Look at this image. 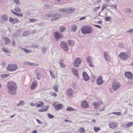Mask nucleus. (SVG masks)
Returning <instances> with one entry per match:
<instances>
[{"mask_svg":"<svg viewBox=\"0 0 133 133\" xmlns=\"http://www.w3.org/2000/svg\"><path fill=\"white\" fill-rule=\"evenodd\" d=\"M104 81L103 80L101 76H100L97 79V84L98 85H101L103 83Z\"/></svg>","mask_w":133,"mask_h":133,"instance_id":"f8f14e48","label":"nucleus"},{"mask_svg":"<svg viewBox=\"0 0 133 133\" xmlns=\"http://www.w3.org/2000/svg\"><path fill=\"white\" fill-rule=\"evenodd\" d=\"M108 6L106 4H103L101 10L103 11L104 10L105 8L107 7Z\"/></svg>","mask_w":133,"mask_h":133,"instance_id":"f704fd0d","label":"nucleus"},{"mask_svg":"<svg viewBox=\"0 0 133 133\" xmlns=\"http://www.w3.org/2000/svg\"><path fill=\"white\" fill-rule=\"evenodd\" d=\"M9 76V75L8 74H3L1 75V77L2 78H4L5 77H7Z\"/></svg>","mask_w":133,"mask_h":133,"instance_id":"de8ad7c7","label":"nucleus"},{"mask_svg":"<svg viewBox=\"0 0 133 133\" xmlns=\"http://www.w3.org/2000/svg\"><path fill=\"white\" fill-rule=\"evenodd\" d=\"M121 86V85L119 83L114 82L112 84V87L114 90H116L119 88Z\"/></svg>","mask_w":133,"mask_h":133,"instance_id":"6e6552de","label":"nucleus"},{"mask_svg":"<svg viewBox=\"0 0 133 133\" xmlns=\"http://www.w3.org/2000/svg\"><path fill=\"white\" fill-rule=\"evenodd\" d=\"M53 106L55 108V110H58L61 109L62 107V104H57L55 103H54L53 105Z\"/></svg>","mask_w":133,"mask_h":133,"instance_id":"1a4fd4ad","label":"nucleus"},{"mask_svg":"<svg viewBox=\"0 0 133 133\" xmlns=\"http://www.w3.org/2000/svg\"><path fill=\"white\" fill-rule=\"evenodd\" d=\"M61 46L64 49L65 51H66L68 50V46L67 44L62 42L61 44Z\"/></svg>","mask_w":133,"mask_h":133,"instance_id":"4468645a","label":"nucleus"},{"mask_svg":"<svg viewBox=\"0 0 133 133\" xmlns=\"http://www.w3.org/2000/svg\"><path fill=\"white\" fill-rule=\"evenodd\" d=\"M36 121L39 124H41L42 123L41 121L38 119H36Z\"/></svg>","mask_w":133,"mask_h":133,"instance_id":"6e6d98bb","label":"nucleus"},{"mask_svg":"<svg viewBox=\"0 0 133 133\" xmlns=\"http://www.w3.org/2000/svg\"><path fill=\"white\" fill-rule=\"evenodd\" d=\"M104 57L108 61H110L111 59L110 57V56H108L105 52H104Z\"/></svg>","mask_w":133,"mask_h":133,"instance_id":"b1692460","label":"nucleus"},{"mask_svg":"<svg viewBox=\"0 0 133 133\" xmlns=\"http://www.w3.org/2000/svg\"><path fill=\"white\" fill-rule=\"evenodd\" d=\"M54 37L56 38H59L62 37L61 35L58 32H56L55 33Z\"/></svg>","mask_w":133,"mask_h":133,"instance_id":"6ab92c4d","label":"nucleus"},{"mask_svg":"<svg viewBox=\"0 0 133 133\" xmlns=\"http://www.w3.org/2000/svg\"><path fill=\"white\" fill-rule=\"evenodd\" d=\"M14 1L16 4H19V0H13Z\"/></svg>","mask_w":133,"mask_h":133,"instance_id":"a18cd8bd","label":"nucleus"},{"mask_svg":"<svg viewBox=\"0 0 133 133\" xmlns=\"http://www.w3.org/2000/svg\"><path fill=\"white\" fill-rule=\"evenodd\" d=\"M18 66L15 64H10L8 65L7 70L10 71H14L18 69Z\"/></svg>","mask_w":133,"mask_h":133,"instance_id":"7ed1b4c3","label":"nucleus"},{"mask_svg":"<svg viewBox=\"0 0 133 133\" xmlns=\"http://www.w3.org/2000/svg\"><path fill=\"white\" fill-rule=\"evenodd\" d=\"M125 76L129 79H132L133 76L132 73L131 72H126L125 73Z\"/></svg>","mask_w":133,"mask_h":133,"instance_id":"ddd939ff","label":"nucleus"},{"mask_svg":"<svg viewBox=\"0 0 133 133\" xmlns=\"http://www.w3.org/2000/svg\"><path fill=\"white\" fill-rule=\"evenodd\" d=\"M59 30L61 32H62L65 30V27L61 26L60 27Z\"/></svg>","mask_w":133,"mask_h":133,"instance_id":"4c0bfd02","label":"nucleus"},{"mask_svg":"<svg viewBox=\"0 0 133 133\" xmlns=\"http://www.w3.org/2000/svg\"><path fill=\"white\" fill-rule=\"evenodd\" d=\"M84 129L82 127H80L79 129V131L81 133H83L85 132Z\"/></svg>","mask_w":133,"mask_h":133,"instance_id":"2f4dec72","label":"nucleus"},{"mask_svg":"<svg viewBox=\"0 0 133 133\" xmlns=\"http://www.w3.org/2000/svg\"><path fill=\"white\" fill-rule=\"evenodd\" d=\"M48 115L49 118L51 119L52 118L54 117L53 115H52L49 113H48Z\"/></svg>","mask_w":133,"mask_h":133,"instance_id":"79ce46f5","label":"nucleus"},{"mask_svg":"<svg viewBox=\"0 0 133 133\" xmlns=\"http://www.w3.org/2000/svg\"><path fill=\"white\" fill-rule=\"evenodd\" d=\"M51 95L54 96V97H56L57 96V94L54 92H52L51 93Z\"/></svg>","mask_w":133,"mask_h":133,"instance_id":"3c124183","label":"nucleus"},{"mask_svg":"<svg viewBox=\"0 0 133 133\" xmlns=\"http://www.w3.org/2000/svg\"><path fill=\"white\" fill-rule=\"evenodd\" d=\"M12 44L13 45H14L15 44V42L14 41H12Z\"/></svg>","mask_w":133,"mask_h":133,"instance_id":"338daca9","label":"nucleus"},{"mask_svg":"<svg viewBox=\"0 0 133 133\" xmlns=\"http://www.w3.org/2000/svg\"><path fill=\"white\" fill-rule=\"evenodd\" d=\"M37 85V83L36 82H33L30 86V89L32 90L34 89L36 86Z\"/></svg>","mask_w":133,"mask_h":133,"instance_id":"4be33fe9","label":"nucleus"},{"mask_svg":"<svg viewBox=\"0 0 133 133\" xmlns=\"http://www.w3.org/2000/svg\"><path fill=\"white\" fill-rule=\"evenodd\" d=\"M72 31H75L76 30L77 27L75 25H72L71 27Z\"/></svg>","mask_w":133,"mask_h":133,"instance_id":"7c9ffc66","label":"nucleus"},{"mask_svg":"<svg viewBox=\"0 0 133 133\" xmlns=\"http://www.w3.org/2000/svg\"><path fill=\"white\" fill-rule=\"evenodd\" d=\"M74 91L71 89H67L66 94L69 97H73Z\"/></svg>","mask_w":133,"mask_h":133,"instance_id":"0eeeda50","label":"nucleus"},{"mask_svg":"<svg viewBox=\"0 0 133 133\" xmlns=\"http://www.w3.org/2000/svg\"><path fill=\"white\" fill-rule=\"evenodd\" d=\"M36 19H35L33 18L30 19H29L30 21V22H33L36 21Z\"/></svg>","mask_w":133,"mask_h":133,"instance_id":"49530a36","label":"nucleus"},{"mask_svg":"<svg viewBox=\"0 0 133 133\" xmlns=\"http://www.w3.org/2000/svg\"><path fill=\"white\" fill-rule=\"evenodd\" d=\"M2 49L3 51L7 53L9 52V50L7 48H2Z\"/></svg>","mask_w":133,"mask_h":133,"instance_id":"58836bf2","label":"nucleus"},{"mask_svg":"<svg viewBox=\"0 0 133 133\" xmlns=\"http://www.w3.org/2000/svg\"><path fill=\"white\" fill-rule=\"evenodd\" d=\"M75 10L74 8H66L65 9H61L59 10V11L61 12L71 13L73 12Z\"/></svg>","mask_w":133,"mask_h":133,"instance_id":"20e7f679","label":"nucleus"},{"mask_svg":"<svg viewBox=\"0 0 133 133\" xmlns=\"http://www.w3.org/2000/svg\"><path fill=\"white\" fill-rule=\"evenodd\" d=\"M93 104L94 105V108L96 109H97L99 108L98 106L100 105H103V107H104V108L102 110H100V111H104V105L103 104V103L101 101H100L99 102H95L93 103Z\"/></svg>","mask_w":133,"mask_h":133,"instance_id":"39448f33","label":"nucleus"},{"mask_svg":"<svg viewBox=\"0 0 133 133\" xmlns=\"http://www.w3.org/2000/svg\"><path fill=\"white\" fill-rule=\"evenodd\" d=\"M81 106L83 108H87L89 107L87 102L85 101H83L81 102Z\"/></svg>","mask_w":133,"mask_h":133,"instance_id":"9b49d317","label":"nucleus"},{"mask_svg":"<svg viewBox=\"0 0 133 133\" xmlns=\"http://www.w3.org/2000/svg\"><path fill=\"white\" fill-rule=\"evenodd\" d=\"M53 89L56 92H57L58 91V89L57 85H55L53 88Z\"/></svg>","mask_w":133,"mask_h":133,"instance_id":"ea45409f","label":"nucleus"},{"mask_svg":"<svg viewBox=\"0 0 133 133\" xmlns=\"http://www.w3.org/2000/svg\"><path fill=\"white\" fill-rule=\"evenodd\" d=\"M30 104L31 106H35V104L33 103H30Z\"/></svg>","mask_w":133,"mask_h":133,"instance_id":"bf43d9fd","label":"nucleus"},{"mask_svg":"<svg viewBox=\"0 0 133 133\" xmlns=\"http://www.w3.org/2000/svg\"><path fill=\"white\" fill-rule=\"evenodd\" d=\"M97 23L98 24H101L102 23L101 21H99L97 22Z\"/></svg>","mask_w":133,"mask_h":133,"instance_id":"680f3d73","label":"nucleus"},{"mask_svg":"<svg viewBox=\"0 0 133 133\" xmlns=\"http://www.w3.org/2000/svg\"><path fill=\"white\" fill-rule=\"evenodd\" d=\"M24 103V101H21L19 102V103L17 104V105L18 106L22 105H23Z\"/></svg>","mask_w":133,"mask_h":133,"instance_id":"c03bdc74","label":"nucleus"},{"mask_svg":"<svg viewBox=\"0 0 133 133\" xmlns=\"http://www.w3.org/2000/svg\"><path fill=\"white\" fill-rule=\"evenodd\" d=\"M74 109L71 107H68L66 109V110L67 111H73L74 110Z\"/></svg>","mask_w":133,"mask_h":133,"instance_id":"c9c22d12","label":"nucleus"},{"mask_svg":"<svg viewBox=\"0 0 133 133\" xmlns=\"http://www.w3.org/2000/svg\"><path fill=\"white\" fill-rule=\"evenodd\" d=\"M82 33L84 34H90L92 31V28L88 25L84 26L82 27L81 29Z\"/></svg>","mask_w":133,"mask_h":133,"instance_id":"f03ea898","label":"nucleus"},{"mask_svg":"<svg viewBox=\"0 0 133 133\" xmlns=\"http://www.w3.org/2000/svg\"><path fill=\"white\" fill-rule=\"evenodd\" d=\"M111 19V17H105V20L106 21H110Z\"/></svg>","mask_w":133,"mask_h":133,"instance_id":"37998d69","label":"nucleus"},{"mask_svg":"<svg viewBox=\"0 0 133 133\" xmlns=\"http://www.w3.org/2000/svg\"><path fill=\"white\" fill-rule=\"evenodd\" d=\"M91 122H92L95 123V119H94L92 120L91 121Z\"/></svg>","mask_w":133,"mask_h":133,"instance_id":"774afa93","label":"nucleus"},{"mask_svg":"<svg viewBox=\"0 0 133 133\" xmlns=\"http://www.w3.org/2000/svg\"><path fill=\"white\" fill-rule=\"evenodd\" d=\"M48 17H53V18H55L54 19H52V21H53L55 20H57V19H58V18H57L56 17V15H48Z\"/></svg>","mask_w":133,"mask_h":133,"instance_id":"5701e85b","label":"nucleus"},{"mask_svg":"<svg viewBox=\"0 0 133 133\" xmlns=\"http://www.w3.org/2000/svg\"><path fill=\"white\" fill-rule=\"evenodd\" d=\"M24 64L26 65H32L33 66H38V64H36L34 63H31L28 61H26L24 62Z\"/></svg>","mask_w":133,"mask_h":133,"instance_id":"f3484780","label":"nucleus"},{"mask_svg":"<svg viewBox=\"0 0 133 133\" xmlns=\"http://www.w3.org/2000/svg\"><path fill=\"white\" fill-rule=\"evenodd\" d=\"M112 114H115L117 115H119L121 114V112H112Z\"/></svg>","mask_w":133,"mask_h":133,"instance_id":"09e8293b","label":"nucleus"},{"mask_svg":"<svg viewBox=\"0 0 133 133\" xmlns=\"http://www.w3.org/2000/svg\"><path fill=\"white\" fill-rule=\"evenodd\" d=\"M4 39L5 40V44L7 45L10 43V41L8 38L5 37L4 38Z\"/></svg>","mask_w":133,"mask_h":133,"instance_id":"c85d7f7f","label":"nucleus"},{"mask_svg":"<svg viewBox=\"0 0 133 133\" xmlns=\"http://www.w3.org/2000/svg\"><path fill=\"white\" fill-rule=\"evenodd\" d=\"M29 34V33L28 31H25L24 32L23 35L24 36H26L28 35Z\"/></svg>","mask_w":133,"mask_h":133,"instance_id":"e433bc0d","label":"nucleus"},{"mask_svg":"<svg viewBox=\"0 0 133 133\" xmlns=\"http://www.w3.org/2000/svg\"><path fill=\"white\" fill-rule=\"evenodd\" d=\"M119 57L122 60H125L128 57V55L125 52H121L119 55Z\"/></svg>","mask_w":133,"mask_h":133,"instance_id":"423d86ee","label":"nucleus"},{"mask_svg":"<svg viewBox=\"0 0 133 133\" xmlns=\"http://www.w3.org/2000/svg\"><path fill=\"white\" fill-rule=\"evenodd\" d=\"M100 130V128L99 127H96V126L94 127V130L95 132H97L99 131Z\"/></svg>","mask_w":133,"mask_h":133,"instance_id":"c756f323","label":"nucleus"},{"mask_svg":"<svg viewBox=\"0 0 133 133\" xmlns=\"http://www.w3.org/2000/svg\"><path fill=\"white\" fill-rule=\"evenodd\" d=\"M9 20L10 22L12 23L13 24L18 23L19 21L16 18H13L11 17L9 18Z\"/></svg>","mask_w":133,"mask_h":133,"instance_id":"2eb2a0df","label":"nucleus"},{"mask_svg":"<svg viewBox=\"0 0 133 133\" xmlns=\"http://www.w3.org/2000/svg\"><path fill=\"white\" fill-rule=\"evenodd\" d=\"M81 62V59L79 58H77L75 59L74 62V65L75 66L78 67Z\"/></svg>","mask_w":133,"mask_h":133,"instance_id":"9d476101","label":"nucleus"},{"mask_svg":"<svg viewBox=\"0 0 133 133\" xmlns=\"http://www.w3.org/2000/svg\"><path fill=\"white\" fill-rule=\"evenodd\" d=\"M94 26L96 27H97L99 28H101V27L98 25H94Z\"/></svg>","mask_w":133,"mask_h":133,"instance_id":"4d7b16f0","label":"nucleus"},{"mask_svg":"<svg viewBox=\"0 0 133 133\" xmlns=\"http://www.w3.org/2000/svg\"><path fill=\"white\" fill-rule=\"evenodd\" d=\"M39 104H37V103H36V107L37 108L39 107H43L44 105V103L42 101H39L38 102Z\"/></svg>","mask_w":133,"mask_h":133,"instance_id":"aec40b11","label":"nucleus"},{"mask_svg":"<svg viewBox=\"0 0 133 133\" xmlns=\"http://www.w3.org/2000/svg\"><path fill=\"white\" fill-rule=\"evenodd\" d=\"M69 45L70 46H73L74 44V43L72 40H69L68 41Z\"/></svg>","mask_w":133,"mask_h":133,"instance_id":"72a5a7b5","label":"nucleus"},{"mask_svg":"<svg viewBox=\"0 0 133 133\" xmlns=\"http://www.w3.org/2000/svg\"><path fill=\"white\" fill-rule=\"evenodd\" d=\"M11 12L15 15L19 17H22L23 16V15L22 14L17 13L13 11H12Z\"/></svg>","mask_w":133,"mask_h":133,"instance_id":"bb28decb","label":"nucleus"},{"mask_svg":"<svg viewBox=\"0 0 133 133\" xmlns=\"http://www.w3.org/2000/svg\"><path fill=\"white\" fill-rule=\"evenodd\" d=\"M32 133H37V131L36 130H34L32 132Z\"/></svg>","mask_w":133,"mask_h":133,"instance_id":"0e129e2a","label":"nucleus"},{"mask_svg":"<svg viewBox=\"0 0 133 133\" xmlns=\"http://www.w3.org/2000/svg\"><path fill=\"white\" fill-rule=\"evenodd\" d=\"M37 78L38 79H40V75H39V74H37Z\"/></svg>","mask_w":133,"mask_h":133,"instance_id":"13d9d810","label":"nucleus"},{"mask_svg":"<svg viewBox=\"0 0 133 133\" xmlns=\"http://www.w3.org/2000/svg\"><path fill=\"white\" fill-rule=\"evenodd\" d=\"M83 79L86 81L88 80L89 79V77L87 74L85 72H83L82 74Z\"/></svg>","mask_w":133,"mask_h":133,"instance_id":"dca6fc26","label":"nucleus"},{"mask_svg":"<svg viewBox=\"0 0 133 133\" xmlns=\"http://www.w3.org/2000/svg\"><path fill=\"white\" fill-rule=\"evenodd\" d=\"M85 17H82L80 19V20H83L84 19H85Z\"/></svg>","mask_w":133,"mask_h":133,"instance_id":"e2e57ef3","label":"nucleus"},{"mask_svg":"<svg viewBox=\"0 0 133 133\" xmlns=\"http://www.w3.org/2000/svg\"><path fill=\"white\" fill-rule=\"evenodd\" d=\"M64 121L65 122H71L69 120H67V119H65L64 120Z\"/></svg>","mask_w":133,"mask_h":133,"instance_id":"69168bd1","label":"nucleus"},{"mask_svg":"<svg viewBox=\"0 0 133 133\" xmlns=\"http://www.w3.org/2000/svg\"><path fill=\"white\" fill-rule=\"evenodd\" d=\"M72 70L74 75L76 77H78V75L77 70L74 68L72 69Z\"/></svg>","mask_w":133,"mask_h":133,"instance_id":"412c9836","label":"nucleus"},{"mask_svg":"<svg viewBox=\"0 0 133 133\" xmlns=\"http://www.w3.org/2000/svg\"><path fill=\"white\" fill-rule=\"evenodd\" d=\"M24 51L25 52H27V53H30L31 52V51L27 49H24Z\"/></svg>","mask_w":133,"mask_h":133,"instance_id":"8fccbe9b","label":"nucleus"},{"mask_svg":"<svg viewBox=\"0 0 133 133\" xmlns=\"http://www.w3.org/2000/svg\"><path fill=\"white\" fill-rule=\"evenodd\" d=\"M50 6L49 5H46L44 6V8L45 9H47L49 8Z\"/></svg>","mask_w":133,"mask_h":133,"instance_id":"603ef678","label":"nucleus"},{"mask_svg":"<svg viewBox=\"0 0 133 133\" xmlns=\"http://www.w3.org/2000/svg\"><path fill=\"white\" fill-rule=\"evenodd\" d=\"M133 31V29H130L129 31H128L127 32L128 33H130Z\"/></svg>","mask_w":133,"mask_h":133,"instance_id":"052dcab7","label":"nucleus"},{"mask_svg":"<svg viewBox=\"0 0 133 133\" xmlns=\"http://www.w3.org/2000/svg\"><path fill=\"white\" fill-rule=\"evenodd\" d=\"M91 58L90 57H88L87 58V62L89 64L90 66H92L93 65L91 63Z\"/></svg>","mask_w":133,"mask_h":133,"instance_id":"a878e982","label":"nucleus"},{"mask_svg":"<svg viewBox=\"0 0 133 133\" xmlns=\"http://www.w3.org/2000/svg\"><path fill=\"white\" fill-rule=\"evenodd\" d=\"M109 126L111 128L114 129L115 128H116L117 127V125L114 123H111L109 124Z\"/></svg>","mask_w":133,"mask_h":133,"instance_id":"393cba45","label":"nucleus"},{"mask_svg":"<svg viewBox=\"0 0 133 133\" xmlns=\"http://www.w3.org/2000/svg\"><path fill=\"white\" fill-rule=\"evenodd\" d=\"M2 20L3 21H6L8 20L7 16L5 15H3L2 17Z\"/></svg>","mask_w":133,"mask_h":133,"instance_id":"cd10ccee","label":"nucleus"},{"mask_svg":"<svg viewBox=\"0 0 133 133\" xmlns=\"http://www.w3.org/2000/svg\"><path fill=\"white\" fill-rule=\"evenodd\" d=\"M45 108H43L40 109L38 110V111L40 112H43L46 111L49 108V106H45L44 107Z\"/></svg>","mask_w":133,"mask_h":133,"instance_id":"a211bd4d","label":"nucleus"},{"mask_svg":"<svg viewBox=\"0 0 133 133\" xmlns=\"http://www.w3.org/2000/svg\"><path fill=\"white\" fill-rule=\"evenodd\" d=\"M7 87L9 91L11 94L12 95L16 94L17 87L15 82L10 81L8 83Z\"/></svg>","mask_w":133,"mask_h":133,"instance_id":"f257e3e1","label":"nucleus"},{"mask_svg":"<svg viewBox=\"0 0 133 133\" xmlns=\"http://www.w3.org/2000/svg\"><path fill=\"white\" fill-rule=\"evenodd\" d=\"M15 11L18 12H21V10L18 7H17L14 9Z\"/></svg>","mask_w":133,"mask_h":133,"instance_id":"473e14b6","label":"nucleus"},{"mask_svg":"<svg viewBox=\"0 0 133 133\" xmlns=\"http://www.w3.org/2000/svg\"><path fill=\"white\" fill-rule=\"evenodd\" d=\"M132 124H133V123H127V124L126 126L127 127H132Z\"/></svg>","mask_w":133,"mask_h":133,"instance_id":"a19ab883","label":"nucleus"},{"mask_svg":"<svg viewBox=\"0 0 133 133\" xmlns=\"http://www.w3.org/2000/svg\"><path fill=\"white\" fill-rule=\"evenodd\" d=\"M60 64L61 66L62 67H64L65 66V65L63 63H60Z\"/></svg>","mask_w":133,"mask_h":133,"instance_id":"5fc2aeb1","label":"nucleus"},{"mask_svg":"<svg viewBox=\"0 0 133 133\" xmlns=\"http://www.w3.org/2000/svg\"><path fill=\"white\" fill-rule=\"evenodd\" d=\"M50 73L51 76L52 77L54 78L55 77L54 76V75L53 74H52V72L51 71H50Z\"/></svg>","mask_w":133,"mask_h":133,"instance_id":"864d4df0","label":"nucleus"}]
</instances>
